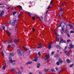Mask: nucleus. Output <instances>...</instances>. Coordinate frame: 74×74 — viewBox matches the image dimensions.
Instances as JSON below:
<instances>
[{"label": "nucleus", "instance_id": "obj_1", "mask_svg": "<svg viewBox=\"0 0 74 74\" xmlns=\"http://www.w3.org/2000/svg\"><path fill=\"white\" fill-rule=\"evenodd\" d=\"M65 26L64 25H62V32H61V33L62 34H63L64 33V30Z\"/></svg>", "mask_w": 74, "mask_h": 74}, {"label": "nucleus", "instance_id": "obj_2", "mask_svg": "<svg viewBox=\"0 0 74 74\" xmlns=\"http://www.w3.org/2000/svg\"><path fill=\"white\" fill-rule=\"evenodd\" d=\"M49 55L48 54V55L46 54V56H45V57L44 58V59L45 60H47V59H48L49 58Z\"/></svg>", "mask_w": 74, "mask_h": 74}, {"label": "nucleus", "instance_id": "obj_3", "mask_svg": "<svg viewBox=\"0 0 74 74\" xmlns=\"http://www.w3.org/2000/svg\"><path fill=\"white\" fill-rule=\"evenodd\" d=\"M9 61L10 62V63H12L13 62H15V60H13L12 61V58L11 57H10L9 58Z\"/></svg>", "mask_w": 74, "mask_h": 74}, {"label": "nucleus", "instance_id": "obj_4", "mask_svg": "<svg viewBox=\"0 0 74 74\" xmlns=\"http://www.w3.org/2000/svg\"><path fill=\"white\" fill-rule=\"evenodd\" d=\"M17 51L18 53L20 56H22V53H21V50L19 49H17Z\"/></svg>", "mask_w": 74, "mask_h": 74}, {"label": "nucleus", "instance_id": "obj_5", "mask_svg": "<svg viewBox=\"0 0 74 74\" xmlns=\"http://www.w3.org/2000/svg\"><path fill=\"white\" fill-rule=\"evenodd\" d=\"M64 52L65 53H66V55H70V53L68 52V51L67 50H64Z\"/></svg>", "mask_w": 74, "mask_h": 74}, {"label": "nucleus", "instance_id": "obj_6", "mask_svg": "<svg viewBox=\"0 0 74 74\" xmlns=\"http://www.w3.org/2000/svg\"><path fill=\"white\" fill-rule=\"evenodd\" d=\"M10 57H13V56H14L15 55V54L14 53H10Z\"/></svg>", "mask_w": 74, "mask_h": 74}, {"label": "nucleus", "instance_id": "obj_7", "mask_svg": "<svg viewBox=\"0 0 74 74\" xmlns=\"http://www.w3.org/2000/svg\"><path fill=\"white\" fill-rule=\"evenodd\" d=\"M6 33L8 34V36L9 37H10L11 36V33H10V32L9 31H6Z\"/></svg>", "mask_w": 74, "mask_h": 74}, {"label": "nucleus", "instance_id": "obj_8", "mask_svg": "<svg viewBox=\"0 0 74 74\" xmlns=\"http://www.w3.org/2000/svg\"><path fill=\"white\" fill-rule=\"evenodd\" d=\"M73 48L74 49V46L72 45V44H71L70 47H69V49H73Z\"/></svg>", "mask_w": 74, "mask_h": 74}, {"label": "nucleus", "instance_id": "obj_9", "mask_svg": "<svg viewBox=\"0 0 74 74\" xmlns=\"http://www.w3.org/2000/svg\"><path fill=\"white\" fill-rule=\"evenodd\" d=\"M4 13V11L2 10L1 11V13L0 14V16H3Z\"/></svg>", "mask_w": 74, "mask_h": 74}, {"label": "nucleus", "instance_id": "obj_10", "mask_svg": "<svg viewBox=\"0 0 74 74\" xmlns=\"http://www.w3.org/2000/svg\"><path fill=\"white\" fill-rule=\"evenodd\" d=\"M49 46L48 47V49H50L51 48V47L52 46V44L51 43L50 45H49Z\"/></svg>", "mask_w": 74, "mask_h": 74}, {"label": "nucleus", "instance_id": "obj_11", "mask_svg": "<svg viewBox=\"0 0 74 74\" xmlns=\"http://www.w3.org/2000/svg\"><path fill=\"white\" fill-rule=\"evenodd\" d=\"M58 62H60V64H62V63H63V61L62 60V59H61V58H59Z\"/></svg>", "mask_w": 74, "mask_h": 74}, {"label": "nucleus", "instance_id": "obj_12", "mask_svg": "<svg viewBox=\"0 0 74 74\" xmlns=\"http://www.w3.org/2000/svg\"><path fill=\"white\" fill-rule=\"evenodd\" d=\"M63 41V39L62 38H61L60 39V44L61 42H62Z\"/></svg>", "mask_w": 74, "mask_h": 74}, {"label": "nucleus", "instance_id": "obj_13", "mask_svg": "<svg viewBox=\"0 0 74 74\" xmlns=\"http://www.w3.org/2000/svg\"><path fill=\"white\" fill-rule=\"evenodd\" d=\"M68 25H69V26H70V29H71V28H73V25H72L70 24H69Z\"/></svg>", "mask_w": 74, "mask_h": 74}, {"label": "nucleus", "instance_id": "obj_14", "mask_svg": "<svg viewBox=\"0 0 74 74\" xmlns=\"http://www.w3.org/2000/svg\"><path fill=\"white\" fill-rule=\"evenodd\" d=\"M14 41L15 42V43H17L19 42V40L17 39H15L14 40Z\"/></svg>", "mask_w": 74, "mask_h": 74}, {"label": "nucleus", "instance_id": "obj_15", "mask_svg": "<svg viewBox=\"0 0 74 74\" xmlns=\"http://www.w3.org/2000/svg\"><path fill=\"white\" fill-rule=\"evenodd\" d=\"M32 62L31 61V62H28L26 63V64L27 65V64H32Z\"/></svg>", "mask_w": 74, "mask_h": 74}, {"label": "nucleus", "instance_id": "obj_16", "mask_svg": "<svg viewBox=\"0 0 74 74\" xmlns=\"http://www.w3.org/2000/svg\"><path fill=\"white\" fill-rule=\"evenodd\" d=\"M54 58H58L59 57V55L58 54H55L54 56Z\"/></svg>", "mask_w": 74, "mask_h": 74}, {"label": "nucleus", "instance_id": "obj_17", "mask_svg": "<svg viewBox=\"0 0 74 74\" xmlns=\"http://www.w3.org/2000/svg\"><path fill=\"white\" fill-rule=\"evenodd\" d=\"M37 18H38V19H40V21H42V19H43V17H42V16L40 17V18H39L38 17H37Z\"/></svg>", "mask_w": 74, "mask_h": 74}, {"label": "nucleus", "instance_id": "obj_18", "mask_svg": "<svg viewBox=\"0 0 74 74\" xmlns=\"http://www.w3.org/2000/svg\"><path fill=\"white\" fill-rule=\"evenodd\" d=\"M40 67V64L38 63L37 64V67L38 68H39Z\"/></svg>", "mask_w": 74, "mask_h": 74}, {"label": "nucleus", "instance_id": "obj_19", "mask_svg": "<svg viewBox=\"0 0 74 74\" xmlns=\"http://www.w3.org/2000/svg\"><path fill=\"white\" fill-rule=\"evenodd\" d=\"M17 7H19V8H20L21 9V10H22V6L20 5H18L17 6Z\"/></svg>", "mask_w": 74, "mask_h": 74}, {"label": "nucleus", "instance_id": "obj_20", "mask_svg": "<svg viewBox=\"0 0 74 74\" xmlns=\"http://www.w3.org/2000/svg\"><path fill=\"white\" fill-rule=\"evenodd\" d=\"M67 61L68 63H71V61H70V60L69 59H67Z\"/></svg>", "mask_w": 74, "mask_h": 74}, {"label": "nucleus", "instance_id": "obj_21", "mask_svg": "<svg viewBox=\"0 0 74 74\" xmlns=\"http://www.w3.org/2000/svg\"><path fill=\"white\" fill-rule=\"evenodd\" d=\"M64 33L67 34V33H68V30L67 29H65L64 31Z\"/></svg>", "mask_w": 74, "mask_h": 74}, {"label": "nucleus", "instance_id": "obj_22", "mask_svg": "<svg viewBox=\"0 0 74 74\" xmlns=\"http://www.w3.org/2000/svg\"><path fill=\"white\" fill-rule=\"evenodd\" d=\"M62 23H63V22H60V24L58 26V27H61L62 24Z\"/></svg>", "mask_w": 74, "mask_h": 74}, {"label": "nucleus", "instance_id": "obj_23", "mask_svg": "<svg viewBox=\"0 0 74 74\" xmlns=\"http://www.w3.org/2000/svg\"><path fill=\"white\" fill-rule=\"evenodd\" d=\"M13 22L14 23H16L17 22V20H16V19H15V20H13Z\"/></svg>", "mask_w": 74, "mask_h": 74}, {"label": "nucleus", "instance_id": "obj_24", "mask_svg": "<svg viewBox=\"0 0 74 74\" xmlns=\"http://www.w3.org/2000/svg\"><path fill=\"white\" fill-rule=\"evenodd\" d=\"M56 47L57 48H59V49H62L61 47L59 46V45H57L56 46Z\"/></svg>", "mask_w": 74, "mask_h": 74}, {"label": "nucleus", "instance_id": "obj_25", "mask_svg": "<svg viewBox=\"0 0 74 74\" xmlns=\"http://www.w3.org/2000/svg\"><path fill=\"white\" fill-rule=\"evenodd\" d=\"M16 74H22V71H20L16 73Z\"/></svg>", "mask_w": 74, "mask_h": 74}, {"label": "nucleus", "instance_id": "obj_26", "mask_svg": "<svg viewBox=\"0 0 74 74\" xmlns=\"http://www.w3.org/2000/svg\"><path fill=\"white\" fill-rule=\"evenodd\" d=\"M56 64L58 66H59V64H60V62L59 61H57Z\"/></svg>", "mask_w": 74, "mask_h": 74}, {"label": "nucleus", "instance_id": "obj_27", "mask_svg": "<svg viewBox=\"0 0 74 74\" xmlns=\"http://www.w3.org/2000/svg\"><path fill=\"white\" fill-rule=\"evenodd\" d=\"M2 28L3 30H5V27L4 26H2Z\"/></svg>", "mask_w": 74, "mask_h": 74}, {"label": "nucleus", "instance_id": "obj_28", "mask_svg": "<svg viewBox=\"0 0 74 74\" xmlns=\"http://www.w3.org/2000/svg\"><path fill=\"white\" fill-rule=\"evenodd\" d=\"M8 23H9V24H10V25H12V24L11 23V21H8Z\"/></svg>", "mask_w": 74, "mask_h": 74}, {"label": "nucleus", "instance_id": "obj_29", "mask_svg": "<svg viewBox=\"0 0 74 74\" xmlns=\"http://www.w3.org/2000/svg\"><path fill=\"white\" fill-rule=\"evenodd\" d=\"M49 70V69H44V71H45V72H47V71H48Z\"/></svg>", "mask_w": 74, "mask_h": 74}, {"label": "nucleus", "instance_id": "obj_30", "mask_svg": "<svg viewBox=\"0 0 74 74\" xmlns=\"http://www.w3.org/2000/svg\"><path fill=\"white\" fill-rule=\"evenodd\" d=\"M27 13H28V14L29 15V16H31L32 14H31V13H30V12H28Z\"/></svg>", "mask_w": 74, "mask_h": 74}, {"label": "nucleus", "instance_id": "obj_31", "mask_svg": "<svg viewBox=\"0 0 74 74\" xmlns=\"http://www.w3.org/2000/svg\"><path fill=\"white\" fill-rule=\"evenodd\" d=\"M38 55H39V57H41V53H40V52H39L38 53Z\"/></svg>", "mask_w": 74, "mask_h": 74}, {"label": "nucleus", "instance_id": "obj_32", "mask_svg": "<svg viewBox=\"0 0 74 74\" xmlns=\"http://www.w3.org/2000/svg\"><path fill=\"white\" fill-rule=\"evenodd\" d=\"M73 66H74V64H73L70 65V67H73Z\"/></svg>", "mask_w": 74, "mask_h": 74}, {"label": "nucleus", "instance_id": "obj_33", "mask_svg": "<svg viewBox=\"0 0 74 74\" xmlns=\"http://www.w3.org/2000/svg\"><path fill=\"white\" fill-rule=\"evenodd\" d=\"M17 13V12L16 11L14 12L13 13V14L14 15H15V14H16Z\"/></svg>", "mask_w": 74, "mask_h": 74}, {"label": "nucleus", "instance_id": "obj_34", "mask_svg": "<svg viewBox=\"0 0 74 74\" xmlns=\"http://www.w3.org/2000/svg\"><path fill=\"white\" fill-rule=\"evenodd\" d=\"M8 42H11V43H12L13 42V41H12V40H10L9 41H8Z\"/></svg>", "mask_w": 74, "mask_h": 74}, {"label": "nucleus", "instance_id": "obj_35", "mask_svg": "<svg viewBox=\"0 0 74 74\" xmlns=\"http://www.w3.org/2000/svg\"><path fill=\"white\" fill-rule=\"evenodd\" d=\"M23 48H24V49H26V50L27 51V50H28V49H27V48L25 47L24 46H22Z\"/></svg>", "mask_w": 74, "mask_h": 74}, {"label": "nucleus", "instance_id": "obj_36", "mask_svg": "<svg viewBox=\"0 0 74 74\" xmlns=\"http://www.w3.org/2000/svg\"><path fill=\"white\" fill-rule=\"evenodd\" d=\"M1 54H2V56L4 55V54L3 51H1Z\"/></svg>", "mask_w": 74, "mask_h": 74}, {"label": "nucleus", "instance_id": "obj_37", "mask_svg": "<svg viewBox=\"0 0 74 74\" xmlns=\"http://www.w3.org/2000/svg\"><path fill=\"white\" fill-rule=\"evenodd\" d=\"M70 33H74V31L71 30L70 32Z\"/></svg>", "mask_w": 74, "mask_h": 74}, {"label": "nucleus", "instance_id": "obj_38", "mask_svg": "<svg viewBox=\"0 0 74 74\" xmlns=\"http://www.w3.org/2000/svg\"><path fill=\"white\" fill-rule=\"evenodd\" d=\"M59 39L58 38H57L56 39V41H57V42H59Z\"/></svg>", "mask_w": 74, "mask_h": 74}, {"label": "nucleus", "instance_id": "obj_39", "mask_svg": "<svg viewBox=\"0 0 74 74\" xmlns=\"http://www.w3.org/2000/svg\"><path fill=\"white\" fill-rule=\"evenodd\" d=\"M70 41H71L70 40L68 39V40H67V42H70Z\"/></svg>", "mask_w": 74, "mask_h": 74}, {"label": "nucleus", "instance_id": "obj_40", "mask_svg": "<svg viewBox=\"0 0 74 74\" xmlns=\"http://www.w3.org/2000/svg\"><path fill=\"white\" fill-rule=\"evenodd\" d=\"M67 36L68 37H70V34L67 33Z\"/></svg>", "mask_w": 74, "mask_h": 74}, {"label": "nucleus", "instance_id": "obj_41", "mask_svg": "<svg viewBox=\"0 0 74 74\" xmlns=\"http://www.w3.org/2000/svg\"><path fill=\"white\" fill-rule=\"evenodd\" d=\"M5 67H6V66H3V69L4 70L5 69Z\"/></svg>", "mask_w": 74, "mask_h": 74}, {"label": "nucleus", "instance_id": "obj_42", "mask_svg": "<svg viewBox=\"0 0 74 74\" xmlns=\"http://www.w3.org/2000/svg\"><path fill=\"white\" fill-rule=\"evenodd\" d=\"M14 70H15V69H12V70H11V71L12 72V71H14Z\"/></svg>", "mask_w": 74, "mask_h": 74}, {"label": "nucleus", "instance_id": "obj_43", "mask_svg": "<svg viewBox=\"0 0 74 74\" xmlns=\"http://www.w3.org/2000/svg\"><path fill=\"white\" fill-rule=\"evenodd\" d=\"M39 48H40V49H41V48H42V46H39Z\"/></svg>", "mask_w": 74, "mask_h": 74}, {"label": "nucleus", "instance_id": "obj_44", "mask_svg": "<svg viewBox=\"0 0 74 74\" xmlns=\"http://www.w3.org/2000/svg\"><path fill=\"white\" fill-rule=\"evenodd\" d=\"M55 70H54V69H51V71L52 72H53Z\"/></svg>", "mask_w": 74, "mask_h": 74}, {"label": "nucleus", "instance_id": "obj_45", "mask_svg": "<svg viewBox=\"0 0 74 74\" xmlns=\"http://www.w3.org/2000/svg\"><path fill=\"white\" fill-rule=\"evenodd\" d=\"M62 71H63V70L61 69L59 72L58 73L59 74H60V73H61V72H62Z\"/></svg>", "mask_w": 74, "mask_h": 74}, {"label": "nucleus", "instance_id": "obj_46", "mask_svg": "<svg viewBox=\"0 0 74 74\" xmlns=\"http://www.w3.org/2000/svg\"><path fill=\"white\" fill-rule=\"evenodd\" d=\"M32 19L33 20H35V18L34 17H32Z\"/></svg>", "mask_w": 74, "mask_h": 74}, {"label": "nucleus", "instance_id": "obj_47", "mask_svg": "<svg viewBox=\"0 0 74 74\" xmlns=\"http://www.w3.org/2000/svg\"><path fill=\"white\" fill-rule=\"evenodd\" d=\"M53 54H54V52L53 51H52L51 52V55H53Z\"/></svg>", "mask_w": 74, "mask_h": 74}, {"label": "nucleus", "instance_id": "obj_48", "mask_svg": "<svg viewBox=\"0 0 74 74\" xmlns=\"http://www.w3.org/2000/svg\"><path fill=\"white\" fill-rule=\"evenodd\" d=\"M50 8H51V7L49 6H49H48V8H47V9L49 10V9Z\"/></svg>", "mask_w": 74, "mask_h": 74}, {"label": "nucleus", "instance_id": "obj_49", "mask_svg": "<svg viewBox=\"0 0 74 74\" xmlns=\"http://www.w3.org/2000/svg\"><path fill=\"white\" fill-rule=\"evenodd\" d=\"M60 11H63V9H62V8H60Z\"/></svg>", "mask_w": 74, "mask_h": 74}, {"label": "nucleus", "instance_id": "obj_50", "mask_svg": "<svg viewBox=\"0 0 74 74\" xmlns=\"http://www.w3.org/2000/svg\"><path fill=\"white\" fill-rule=\"evenodd\" d=\"M56 71H58V68L57 67H56Z\"/></svg>", "mask_w": 74, "mask_h": 74}, {"label": "nucleus", "instance_id": "obj_51", "mask_svg": "<svg viewBox=\"0 0 74 74\" xmlns=\"http://www.w3.org/2000/svg\"><path fill=\"white\" fill-rule=\"evenodd\" d=\"M16 65V64L15 63H14L13 64V66H15Z\"/></svg>", "mask_w": 74, "mask_h": 74}, {"label": "nucleus", "instance_id": "obj_52", "mask_svg": "<svg viewBox=\"0 0 74 74\" xmlns=\"http://www.w3.org/2000/svg\"><path fill=\"white\" fill-rule=\"evenodd\" d=\"M10 8H11V7H8V8H6V10H8L9 9H10Z\"/></svg>", "mask_w": 74, "mask_h": 74}, {"label": "nucleus", "instance_id": "obj_53", "mask_svg": "<svg viewBox=\"0 0 74 74\" xmlns=\"http://www.w3.org/2000/svg\"><path fill=\"white\" fill-rule=\"evenodd\" d=\"M12 46H13V47H15V45H14V44H12Z\"/></svg>", "mask_w": 74, "mask_h": 74}, {"label": "nucleus", "instance_id": "obj_54", "mask_svg": "<svg viewBox=\"0 0 74 74\" xmlns=\"http://www.w3.org/2000/svg\"><path fill=\"white\" fill-rule=\"evenodd\" d=\"M54 33L55 35H56L57 34V33H56V32H55V31H54Z\"/></svg>", "mask_w": 74, "mask_h": 74}, {"label": "nucleus", "instance_id": "obj_55", "mask_svg": "<svg viewBox=\"0 0 74 74\" xmlns=\"http://www.w3.org/2000/svg\"><path fill=\"white\" fill-rule=\"evenodd\" d=\"M21 16V14H19L18 16V18H20V16Z\"/></svg>", "mask_w": 74, "mask_h": 74}, {"label": "nucleus", "instance_id": "obj_56", "mask_svg": "<svg viewBox=\"0 0 74 74\" xmlns=\"http://www.w3.org/2000/svg\"><path fill=\"white\" fill-rule=\"evenodd\" d=\"M8 47H11V45H8Z\"/></svg>", "mask_w": 74, "mask_h": 74}, {"label": "nucleus", "instance_id": "obj_57", "mask_svg": "<svg viewBox=\"0 0 74 74\" xmlns=\"http://www.w3.org/2000/svg\"><path fill=\"white\" fill-rule=\"evenodd\" d=\"M37 59H35L34 60V62H36V61H37Z\"/></svg>", "mask_w": 74, "mask_h": 74}, {"label": "nucleus", "instance_id": "obj_58", "mask_svg": "<svg viewBox=\"0 0 74 74\" xmlns=\"http://www.w3.org/2000/svg\"><path fill=\"white\" fill-rule=\"evenodd\" d=\"M63 42H64V43H66V40H63Z\"/></svg>", "mask_w": 74, "mask_h": 74}, {"label": "nucleus", "instance_id": "obj_59", "mask_svg": "<svg viewBox=\"0 0 74 74\" xmlns=\"http://www.w3.org/2000/svg\"><path fill=\"white\" fill-rule=\"evenodd\" d=\"M39 74H42V73L41 72H39Z\"/></svg>", "mask_w": 74, "mask_h": 74}, {"label": "nucleus", "instance_id": "obj_60", "mask_svg": "<svg viewBox=\"0 0 74 74\" xmlns=\"http://www.w3.org/2000/svg\"><path fill=\"white\" fill-rule=\"evenodd\" d=\"M48 10H47L46 12V14H47V13H48Z\"/></svg>", "mask_w": 74, "mask_h": 74}, {"label": "nucleus", "instance_id": "obj_61", "mask_svg": "<svg viewBox=\"0 0 74 74\" xmlns=\"http://www.w3.org/2000/svg\"><path fill=\"white\" fill-rule=\"evenodd\" d=\"M32 30L33 32H34V31H35V29H32Z\"/></svg>", "mask_w": 74, "mask_h": 74}, {"label": "nucleus", "instance_id": "obj_62", "mask_svg": "<svg viewBox=\"0 0 74 74\" xmlns=\"http://www.w3.org/2000/svg\"><path fill=\"white\" fill-rule=\"evenodd\" d=\"M30 51H29V53L28 54V55H29L30 54Z\"/></svg>", "mask_w": 74, "mask_h": 74}, {"label": "nucleus", "instance_id": "obj_63", "mask_svg": "<svg viewBox=\"0 0 74 74\" xmlns=\"http://www.w3.org/2000/svg\"><path fill=\"white\" fill-rule=\"evenodd\" d=\"M39 45H40V46H42V44H41V43H40V44H39Z\"/></svg>", "mask_w": 74, "mask_h": 74}, {"label": "nucleus", "instance_id": "obj_64", "mask_svg": "<svg viewBox=\"0 0 74 74\" xmlns=\"http://www.w3.org/2000/svg\"><path fill=\"white\" fill-rule=\"evenodd\" d=\"M21 69H23V67H21Z\"/></svg>", "mask_w": 74, "mask_h": 74}]
</instances>
